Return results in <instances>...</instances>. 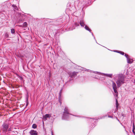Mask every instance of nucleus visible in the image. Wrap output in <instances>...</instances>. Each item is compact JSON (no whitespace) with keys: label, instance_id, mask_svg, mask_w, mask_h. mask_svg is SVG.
Masks as SVG:
<instances>
[{"label":"nucleus","instance_id":"f257e3e1","mask_svg":"<svg viewBox=\"0 0 135 135\" xmlns=\"http://www.w3.org/2000/svg\"><path fill=\"white\" fill-rule=\"evenodd\" d=\"M114 78L116 80V83L118 87H120L124 83V76L122 74L114 75Z\"/></svg>","mask_w":135,"mask_h":135},{"label":"nucleus","instance_id":"f03ea898","mask_svg":"<svg viewBox=\"0 0 135 135\" xmlns=\"http://www.w3.org/2000/svg\"><path fill=\"white\" fill-rule=\"evenodd\" d=\"M64 114L62 117V119H67L69 116V111L68 107H65L64 110Z\"/></svg>","mask_w":135,"mask_h":135},{"label":"nucleus","instance_id":"7ed1b4c3","mask_svg":"<svg viewBox=\"0 0 135 135\" xmlns=\"http://www.w3.org/2000/svg\"><path fill=\"white\" fill-rule=\"evenodd\" d=\"M2 130L3 133H5L7 131V129L9 127V125L6 123H4L2 125Z\"/></svg>","mask_w":135,"mask_h":135},{"label":"nucleus","instance_id":"20e7f679","mask_svg":"<svg viewBox=\"0 0 135 135\" xmlns=\"http://www.w3.org/2000/svg\"><path fill=\"white\" fill-rule=\"evenodd\" d=\"M112 86L114 90V92L115 94V95L117 96L118 92L117 90V87L115 83L113 81L112 82Z\"/></svg>","mask_w":135,"mask_h":135},{"label":"nucleus","instance_id":"39448f33","mask_svg":"<svg viewBox=\"0 0 135 135\" xmlns=\"http://www.w3.org/2000/svg\"><path fill=\"white\" fill-rule=\"evenodd\" d=\"M78 73L77 72H68V74L70 76L71 78H73L76 75L77 73Z\"/></svg>","mask_w":135,"mask_h":135},{"label":"nucleus","instance_id":"423d86ee","mask_svg":"<svg viewBox=\"0 0 135 135\" xmlns=\"http://www.w3.org/2000/svg\"><path fill=\"white\" fill-rule=\"evenodd\" d=\"M51 117V114H46L43 116V119L44 120H46L47 118H50Z\"/></svg>","mask_w":135,"mask_h":135},{"label":"nucleus","instance_id":"0eeeda50","mask_svg":"<svg viewBox=\"0 0 135 135\" xmlns=\"http://www.w3.org/2000/svg\"><path fill=\"white\" fill-rule=\"evenodd\" d=\"M31 135H37V133L36 131L34 130H31L30 132Z\"/></svg>","mask_w":135,"mask_h":135},{"label":"nucleus","instance_id":"6e6552de","mask_svg":"<svg viewBox=\"0 0 135 135\" xmlns=\"http://www.w3.org/2000/svg\"><path fill=\"white\" fill-rule=\"evenodd\" d=\"M80 24L82 27H84L85 26L84 22L83 19H81L80 21Z\"/></svg>","mask_w":135,"mask_h":135},{"label":"nucleus","instance_id":"1a4fd4ad","mask_svg":"<svg viewBox=\"0 0 135 135\" xmlns=\"http://www.w3.org/2000/svg\"><path fill=\"white\" fill-rule=\"evenodd\" d=\"M127 61L128 63L129 64H131L133 62V60L132 59L129 58L127 59Z\"/></svg>","mask_w":135,"mask_h":135},{"label":"nucleus","instance_id":"9d476101","mask_svg":"<svg viewBox=\"0 0 135 135\" xmlns=\"http://www.w3.org/2000/svg\"><path fill=\"white\" fill-rule=\"evenodd\" d=\"M103 74L106 76L112 78L113 76V75L112 74Z\"/></svg>","mask_w":135,"mask_h":135},{"label":"nucleus","instance_id":"9b49d317","mask_svg":"<svg viewBox=\"0 0 135 135\" xmlns=\"http://www.w3.org/2000/svg\"><path fill=\"white\" fill-rule=\"evenodd\" d=\"M85 28L86 30L88 31H89L90 32H91V30L90 29V28L89 27L87 26V25H85Z\"/></svg>","mask_w":135,"mask_h":135},{"label":"nucleus","instance_id":"f8f14e48","mask_svg":"<svg viewBox=\"0 0 135 135\" xmlns=\"http://www.w3.org/2000/svg\"><path fill=\"white\" fill-rule=\"evenodd\" d=\"M12 7H14V11H15V10H18V8L15 5L13 4L12 5Z\"/></svg>","mask_w":135,"mask_h":135},{"label":"nucleus","instance_id":"ddd939ff","mask_svg":"<svg viewBox=\"0 0 135 135\" xmlns=\"http://www.w3.org/2000/svg\"><path fill=\"white\" fill-rule=\"evenodd\" d=\"M118 106V104L117 100L116 99V108L117 109Z\"/></svg>","mask_w":135,"mask_h":135},{"label":"nucleus","instance_id":"4468645a","mask_svg":"<svg viewBox=\"0 0 135 135\" xmlns=\"http://www.w3.org/2000/svg\"><path fill=\"white\" fill-rule=\"evenodd\" d=\"M134 129H135V127H134V124H133V129H132V132H133V133L134 134V135H135V132L134 131Z\"/></svg>","mask_w":135,"mask_h":135},{"label":"nucleus","instance_id":"2eb2a0df","mask_svg":"<svg viewBox=\"0 0 135 135\" xmlns=\"http://www.w3.org/2000/svg\"><path fill=\"white\" fill-rule=\"evenodd\" d=\"M37 127V126L35 124H33L32 126V128H33L35 129Z\"/></svg>","mask_w":135,"mask_h":135},{"label":"nucleus","instance_id":"dca6fc26","mask_svg":"<svg viewBox=\"0 0 135 135\" xmlns=\"http://www.w3.org/2000/svg\"><path fill=\"white\" fill-rule=\"evenodd\" d=\"M23 25L24 27H26L27 25V24L26 22H24L23 23Z\"/></svg>","mask_w":135,"mask_h":135},{"label":"nucleus","instance_id":"f3484780","mask_svg":"<svg viewBox=\"0 0 135 135\" xmlns=\"http://www.w3.org/2000/svg\"><path fill=\"white\" fill-rule=\"evenodd\" d=\"M11 32L12 33H15V30L14 29L12 28L11 29Z\"/></svg>","mask_w":135,"mask_h":135},{"label":"nucleus","instance_id":"a211bd4d","mask_svg":"<svg viewBox=\"0 0 135 135\" xmlns=\"http://www.w3.org/2000/svg\"><path fill=\"white\" fill-rule=\"evenodd\" d=\"M125 56H126V57L127 59V60L129 58V56L127 54H125Z\"/></svg>","mask_w":135,"mask_h":135},{"label":"nucleus","instance_id":"6ab92c4d","mask_svg":"<svg viewBox=\"0 0 135 135\" xmlns=\"http://www.w3.org/2000/svg\"><path fill=\"white\" fill-rule=\"evenodd\" d=\"M118 53H119L123 55H124V52L121 51H119L118 52Z\"/></svg>","mask_w":135,"mask_h":135},{"label":"nucleus","instance_id":"aec40b11","mask_svg":"<svg viewBox=\"0 0 135 135\" xmlns=\"http://www.w3.org/2000/svg\"><path fill=\"white\" fill-rule=\"evenodd\" d=\"M74 24L75 26H79V24L78 23H77V22L75 23Z\"/></svg>","mask_w":135,"mask_h":135},{"label":"nucleus","instance_id":"412c9836","mask_svg":"<svg viewBox=\"0 0 135 135\" xmlns=\"http://www.w3.org/2000/svg\"><path fill=\"white\" fill-rule=\"evenodd\" d=\"M94 73H95V74H99V75H100L101 74V73H100L98 72L97 71H94Z\"/></svg>","mask_w":135,"mask_h":135},{"label":"nucleus","instance_id":"4be33fe9","mask_svg":"<svg viewBox=\"0 0 135 135\" xmlns=\"http://www.w3.org/2000/svg\"><path fill=\"white\" fill-rule=\"evenodd\" d=\"M5 36L6 37H8L9 35L7 33H6L5 34Z\"/></svg>","mask_w":135,"mask_h":135},{"label":"nucleus","instance_id":"5701e85b","mask_svg":"<svg viewBox=\"0 0 135 135\" xmlns=\"http://www.w3.org/2000/svg\"><path fill=\"white\" fill-rule=\"evenodd\" d=\"M62 89H61L60 91V92L59 93V98H60V96H61V91H62Z\"/></svg>","mask_w":135,"mask_h":135},{"label":"nucleus","instance_id":"b1692460","mask_svg":"<svg viewBox=\"0 0 135 135\" xmlns=\"http://www.w3.org/2000/svg\"><path fill=\"white\" fill-rule=\"evenodd\" d=\"M8 129H7L8 131H11V127L9 128H8Z\"/></svg>","mask_w":135,"mask_h":135},{"label":"nucleus","instance_id":"393cba45","mask_svg":"<svg viewBox=\"0 0 135 135\" xmlns=\"http://www.w3.org/2000/svg\"><path fill=\"white\" fill-rule=\"evenodd\" d=\"M84 69H85V71H86L87 70V69H86L85 68H82V69L81 70L82 71V70H84Z\"/></svg>","mask_w":135,"mask_h":135},{"label":"nucleus","instance_id":"a878e982","mask_svg":"<svg viewBox=\"0 0 135 135\" xmlns=\"http://www.w3.org/2000/svg\"><path fill=\"white\" fill-rule=\"evenodd\" d=\"M108 117L109 118H113V117L111 116L108 115Z\"/></svg>","mask_w":135,"mask_h":135},{"label":"nucleus","instance_id":"bb28decb","mask_svg":"<svg viewBox=\"0 0 135 135\" xmlns=\"http://www.w3.org/2000/svg\"><path fill=\"white\" fill-rule=\"evenodd\" d=\"M114 51V52H118V51H117V50Z\"/></svg>","mask_w":135,"mask_h":135},{"label":"nucleus","instance_id":"cd10ccee","mask_svg":"<svg viewBox=\"0 0 135 135\" xmlns=\"http://www.w3.org/2000/svg\"><path fill=\"white\" fill-rule=\"evenodd\" d=\"M91 34H92V36H94V35H93V33H92L91 32Z\"/></svg>","mask_w":135,"mask_h":135},{"label":"nucleus","instance_id":"c85d7f7f","mask_svg":"<svg viewBox=\"0 0 135 135\" xmlns=\"http://www.w3.org/2000/svg\"><path fill=\"white\" fill-rule=\"evenodd\" d=\"M59 101L60 102V104H61V102H60V100H59Z\"/></svg>","mask_w":135,"mask_h":135},{"label":"nucleus","instance_id":"c756f323","mask_svg":"<svg viewBox=\"0 0 135 135\" xmlns=\"http://www.w3.org/2000/svg\"><path fill=\"white\" fill-rule=\"evenodd\" d=\"M76 67H79V66H78V65H77L76 66Z\"/></svg>","mask_w":135,"mask_h":135},{"label":"nucleus","instance_id":"7c9ffc66","mask_svg":"<svg viewBox=\"0 0 135 135\" xmlns=\"http://www.w3.org/2000/svg\"><path fill=\"white\" fill-rule=\"evenodd\" d=\"M25 69V68H23V70H25V69Z\"/></svg>","mask_w":135,"mask_h":135},{"label":"nucleus","instance_id":"2f4dec72","mask_svg":"<svg viewBox=\"0 0 135 135\" xmlns=\"http://www.w3.org/2000/svg\"><path fill=\"white\" fill-rule=\"evenodd\" d=\"M75 28L74 27V28L73 29H75Z\"/></svg>","mask_w":135,"mask_h":135}]
</instances>
